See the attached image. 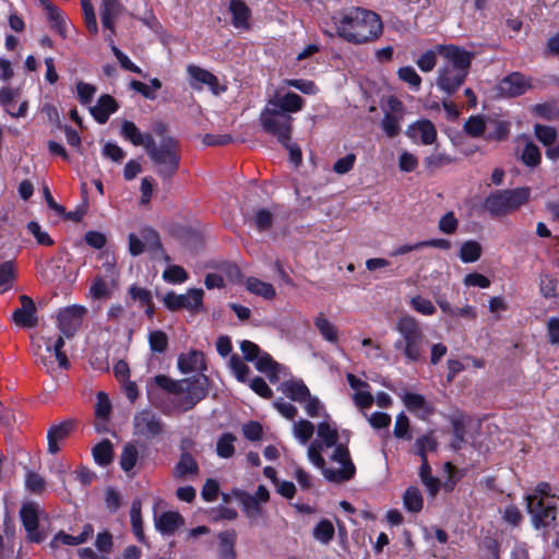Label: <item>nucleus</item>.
<instances>
[{
    "label": "nucleus",
    "mask_w": 559,
    "mask_h": 559,
    "mask_svg": "<svg viewBox=\"0 0 559 559\" xmlns=\"http://www.w3.org/2000/svg\"><path fill=\"white\" fill-rule=\"evenodd\" d=\"M190 443L191 441L188 439L181 441L182 453L174 469V474L177 478H187L190 475H197L199 472V465L197 461L187 451Z\"/></svg>",
    "instance_id": "24"
},
{
    "label": "nucleus",
    "mask_w": 559,
    "mask_h": 559,
    "mask_svg": "<svg viewBox=\"0 0 559 559\" xmlns=\"http://www.w3.org/2000/svg\"><path fill=\"white\" fill-rule=\"evenodd\" d=\"M340 37L348 43L360 45L376 40L382 35L380 16L369 10L352 8L333 16Z\"/></svg>",
    "instance_id": "1"
},
{
    "label": "nucleus",
    "mask_w": 559,
    "mask_h": 559,
    "mask_svg": "<svg viewBox=\"0 0 559 559\" xmlns=\"http://www.w3.org/2000/svg\"><path fill=\"white\" fill-rule=\"evenodd\" d=\"M402 400L406 408L421 419H426L435 412L432 404L421 394L406 392Z\"/></svg>",
    "instance_id": "23"
},
{
    "label": "nucleus",
    "mask_w": 559,
    "mask_h": 559,
    "mask_svg": "<svg viewBox=\"0 0 559 559\" xmlns=\"http://www.w3.org/2000/svg\"><path fill=\"white\" fill-rule=\"evenodd\" d=\"M534 132L539 142L545 146H550L556 143L557 131L552 127L535 124Z\"/></svg>",
    "instance_id": "54"
},
{
    "label": "nucleus",
    "mask_w": 559,
    "mask_h": 559,
    "mask_svg": "<svg viewBox=\"0 0 559 559\" xmlns=\"http://www.w3.org/2000/svg\"><path fill=\"white\" fill-rule=\"evenodd\" d=\"M304 98L293 92H288L284 95L276 93L266 103V105L271 106L272 108L282 112H287L288 115L292 112L300 111L304 107Z\"/></svg>",
    "instance_id": "19"
},
{
    "label": "nucleus",
    "mask_w": 559,
    "mask_h": 559,
    "mask_svg": "<svg viewBox=\"0 0 559 559\" xmlns=\"http://www.w3.org/2000/svg\"><path fill=\"white\" fill-rule=\"evenodd\" d=\"M75 421L67 419L60 424L52 425L47 431L48 452L56 454L60 451L59 443L66 440L74 429Z\"/></svg>",
    "instance_id": "20"
},
{
    "label": "nucleus",
    "mask_w": 559,
    "mask_h": 559,
    "mask_svg": "<svg viewBox=\"0 0 559 559\" xmlns=\"http://www.w3.org/2000/svg\"><path fill=\"white\" fill-rule=\"evenodd\" d=\"M481 255V246L475 240H466L461 245L459 257L464 263L476 262Z\"/></svg>",
    "instance_id": "42"
},
{
    "label": "nucleus",
    "mask_w": 559,
    "mask_h": 559,
    "mask_svg": "<svg viewBox=\"0 0 559 559\" xmlns=\"http://www.w3.org/2000/svg\"><path fill=\"white\" fill-rule=\"evenodd\" d=\"M154 525L162 535L171 536L185 525V519L177 511H163L154 515Z\"/></svg>",
    "instance_id": "18"
},
{
    "label": "nucleus",
    "mask_w": 559,
    "mask_h": 559,
    "mask_svg": "<svg viewBox=\"0 0 559 559\" xmlns=\"http://www.w3.org/2000/svg\"><path fill=\"white\" fill-rule=\"evenodd\" d=\"M154 381L159 388L177 396L174 403L181 412L192 409L209 393V379L204 374L181 380H173L167 376L158 374Z\"/></svg>",
    "instance_id": "3"
},
{
    "label": "nucleus",
    "mask_w": 559,
    "mask_h": 559,
    "mask_svg": "<svg viewBox=\"0 0 559 559\" xmlns=\"http://www.w3.org/2000/svg\"><path fill=\"white\" fill-rule=\"evenodd\" d=\"M420 478L427 489H439L440 479L431 476V468L428 464L427 456H420Z\"/></svg>",
    "instance_id": "59"
},
{
    "label": "nucleus",
    "mask_w": 559,
    "mask_h": 559,
    "mask_svg": "<svg viewBox=\"0 0 559 559\" xmlns=\"http://www.w3.org/2000/svg\"><path fill=\"white\" fill-rule=\"evenodd\" d=\"M20 518L26 531V538L32 543H41L45 539V534L39 531L38 509L35 503H23L20 510Z\"/></svg>",
    "instance_id": "12"
},
{
    "label": "nucleus",
    "mask_w": 559,
    "mask_h": 559,
    "mask_svg": "<svg viewBox=\"0 0 559 559\" xmlns=\"http://www.w3.org/2000/svg\"><path fill=\"white\" fill-rule=\"evenodd\" d=\"M178 369L182 373L205 370L204 355L200 350L191 349L188 354L178 357Z\"/></svg>",
    "instance_id": "27"
},
{
    "label": "nucleus",
    "mask_w": 559,
    "mask_h": 559,
    "mask_svg": "<svg viewBox=\"0 0 559 559\" xmlns=\"http://www.w3.org/2000/svg\"><path fill=\"white\" fill-rule=\"evenodd\" d=\"M121 135L133 145L143 146L145 151L155 140L151 133H142L134 122L128 120L121 124Z\"/></svg>",
    "instance_id": "26"
},
{
    "label": "nucleus",
    "mask_w": 559,
    "mask_h": 559,
    "mask_svg": "<svg viewBox=\"0 0 559 559\" xmlns=\"http://www.w3.org/2000/svg\"><path fill=\"white\" fill-rule=\"evenodd\" d=\"M47 19L50 23V27L56 31L61 37H67V21L62 11L58 8H49L47 12Z\"/></svg>",
    "instance_id": "43"
},
{
    "label": "nucleus",
    "mask_w": 559,
    "mask_h": 559,
    "mask_svg": "<svg viewBox=\"0 0 559 559\" xmlns=\"http://www.w3.org/2000/svg\"><path fill=\"white\" fill-rule=\"evenodd\" d=\"M26 228L35 237L37 243L41 246L53 245L51 237L46 231L41 230L40 225L37 222L31 221Z\"/></svg>",
    "instance_id": "63"
},
{
    "label": "nucleus",
    "mask_w": 559,
    "mask_h": 559,
    "mask_svg": "<svg viewBox=\"0 0 559 559\" xmlns=\"http://www.w3.org/2000/svg\"><path fill=\"white\" fill-rule=\"evenodd\" d=\"M85 313L86 309L78 305L61 309L58 313V325L61 333L67 337H71L81 325Z\"/></svg>",
    "instance_id": "14"
},
{
    "label": "nucleus",
    "mask_w": 559,
    "mask_h": 559,
    "mask_svg": "<svg viewBox=\"0 0 559 559\" xmlns=\"http://www.w3.org/2000/svg\"><path fill=\"white\" fill-rule=\"evenodd\" d=\"M111 412V403L104 392L97 393V401L95 404V415L98 419L107 420Z\"/></svg>",
    "instance_id": "61"
},
{
    "label": "nucleus",
    "mask_w": 559,
    "mask_h": 559,
    "mask_svg": "<svg viewBox=\"0 0 559 559\" xmlns=\"http://www.w3.org/2000/svg\"><path fill=\"white\" fill-rule=\"evenodd\" d=\"M530 87L531 83L519 72L511 73L499 83L500 93L509 97L523 95Z\"/></svg>",
    "instance_id": "21"
},
{
    "label": "nucleus",
    "mask_w": 559,
    "mask_h": 559,
    "mask_svg": "<svg viewBox=\"0 0 559 559\" xmlns=\"http://www.w3.org/2000/svg\"><path fill=\"white\" fill-rule=\"evenodd\" d=\"M236 438L230 432L223 433L216 443V453L219 457L229 459L235 453V442Z\"/></svg>",
    "instance_id": "45"
},
{
    "label": "nucleus",
    "mask_w": 559,
    "mask_h": 559,
    "mask_svg": "<svg viewBox=\"0 0 559 559\" xmlns=\"http://www.w3.org/2000/svg\"><path fill=\"white\" fill-rule=\"evenodd\" d=\"M3 533L0 534V559L4 558L8 552H12L13 544L8 546L15 534L14 525L10 521L3 522Z\"/></svg>",
    "instance_id": "48"
},
{
    "label": "nucleus",
    "mask_w": 559,
    "mask_h": 559,
    "mask_svg": "<svg viewBox=\"0 0 559 559\" xmlns=\"http://www.w3.org/2000/svg\"><path fill=\"white\" fill-rule=\"evenodd\" d=\"M531 195L530 188L496 190L484 201L485 210L491 216H503L525 204Z\"/></svg>",
    "instance_id": "7"
},
{
    "label": "nucleus",
    "mask_w": 559,
    "mask_h": 559,
    "mask_svg": "<svg viewBox=\"0 0 559 559\" xmlns=\"http://www.w3.org/2000/svg\"><path fill=\"white\" fill-rule=\"evenodd\" d=\"M416 453L419 456H427V451H436L438 447L437 440L433 438L432 432L418 438L415 442Z\"/></svg>",
    "instance_id": "58"
},
{
    "label": "nucleus",
    "mask_w": 559,
    "mask_h": 559,
    "mask_svg": "<svg viewBox=\"0 0 559 559\" xmlns=\"http://www.w3.org/2000/svg\"><path fill=\"white\" fill-rule=\"evenodd\" d=\"M396 331L401 338L394 343V348L402 350L407 361H418L421 357V345L424 343V333L418 321L409 316L402 317L396 323Z\"/></svg>",
    "instance_id": "6"
},
{
    "label": "nucleus",
    "mask_w": 559,
    "mask_h": 559,
    "mask_svg": "<svg viewBox=\"0 0 559 559\" xmlns=\"http://www.w3.org/2000/svg\"><path fill=\"white\" fill-rule=\"evenodd\" d=\"M228 365L231 372L239 382L245 383L248 381L250 368L241 360L238 355H231Z\"/></svg>",
    "instance_id": "50"
},
{
    "label": "nucleus",
    "mask_w": 559,
    "mask_h": 559,
    "mask_svg": "<svg viewBox=\"0 0 559 559\" xmlns=\"http://www.w3.org/2000/svg\"><path fill=\"white\" fill-rule=\"evenodd\" d=\"M92 454L98 465L107 466L114 457L112 443L108 439L103 440L93 448Z\"/></svg>",
    "instance_id": "39"
},
{
    "label": "nucleus",
    "mask_w": 559,
    "mask_h": 559,
    "mask_svg": "<svg viewBox=\"0 0 559 559\" xmlns=\"http://www.w3.org/2000/svg\"><path fill=\"white\" fill-rule=\"evenodd\" d=\"M150 348L154 353H164L168 346V336L160 330H155L148 334Z\"/></svg>",
    "instance_id": "53"
},
{
    "label": "nucleus",
    "mask_w": 559,
    "mask_h": 559,
    "mask_svg": "<svg viewBox=\"0 0 559 559\" xmlns=\"http://www.w3.org/2000/svg\"><path fill=\"white\" fill-rule=\"evenodd\" d=\"M118 109L116 99L109 95H102L95 106L90 107V112L98 123H106L109 116Z\"/></svg>",
    "instance_id": "25"
},
{
    "label": "nucleus",
    "mask_w": 559,
    "mask_h": 559,
    "mask_svg": "<svg viewBox=\"0 0 559 559\" xmlns=\"http://www.w3.org/2000/svg\"><path fill=\"white\" fill-rule=\"evenodd\" d=\"M520 158L525 166L533 168L540 164L542 154L539 148L533 142H527Z\"/></svg>",
    "instance_id": "46"
},
{
    "label": "nucleus",
    "mask_w": 559,
    "mask_h": 559,
    "mask_svg": "<svg viewBox=\"0 0 559 559\" xmlns=\"http://www.w3.org/2000/svg\"><path fill=\"white\" fill-rule=\"evenodd\" d=\"M141 238L144 241L145 248L151 253H153L155 257H157V254H160V255L164 257V259L166 261L170 260V258L168 255L164 254V250H163V246H162V242H160L159 234L155 229H153L151 227L143 228L141 230Z\"/></svg>",
    "instance_id": "33"
},
{
    "label": "nucleus",
    "mask_w": 559,
    "mask_h": 559,
    "mask_svg": "<svg viewBox=\"0 0 559 559\" xmlns=\"http://www.w3.org/2000/svg\"><path fill=\"white\" fill-rule=\"evenodd\" d=\"M145 152L152 160L156 174L164 182H169L180 165L179 142L173 136H164L159 143L154 140Z\"/></svg>",
    "instance_id": "5"
},
{
    "label": "nucleus",
    "mask_w": 559,
    "mask_h": 559,
    "mask_svg": "<svg viewBox=\"0 0 559 559\" xmlns=\"http://www.w3.org/2000/svg\"><path fill=\"white\" fill-rule=\"evenodd\" d=\"M449 419L452 425V433L454 437L451 445L454 450H459L461 449L462 443L465 442V427L469 421V418L462 413H455L451 415Z\"/></svg>",
    "instance_id": "30"
},
{
    "label": "nucleus",
    "mask_w": 559,
    "mask_h": 559,
    "mask_svg": "<svg viewBox=\"0 0 559 559\" xmlns=\"http://www.w3.org/2000/svg\"><path fill=\"white\" fill-rule=\"evenodd\" d=\"M123 10L119 0H102L100 20L105 28L114 31V21Z\"/></svg>",
    "instance_id": "29"
},
{
    "label": "nucleus",
    "mask_w": 559,
    "mask_h": 559,
    "mask_svg": "<svg viewBox=\"0 0 559 559\" xmlns=\"http://www.w3.org/2000/svg\"><path fill=\"white\" fill-rule=\"evenodd\" d=\"M21 307L12 313V321L20 328L34 329L38 325L37 308L27 295L20 296Z\"/></svg>",
    "instance_id": "13"
},
{
    "label": "nucleus",
    "mask_w": 559,
    "mask_h": 559,
    "mask_svg": "<svg viewBox=\"0 0 559 559\" xmlns=\"http://www.w3.org/2000/svg\"><path fill=\"white\" fill-rule=\"evenodd\" d=\"M229 11L233 15V25L236 28H248L251 12L242 0H230Z\"/></svg>",
    "instance_id": "31"
},
{
    "label": "nucleus",
    "mask_w": 559,
    "mask_h": 559,
    "mask_svg": "<svg viewBox=\"0 0 559 559\" xmlns=\"http://www.w3.org/2000/svg\"><path fill=\"white\" fill-rule=\"evenodd\" d=\"M314 426L307 419H300L294 423V436L301 444H306L312 437Z\"/></svg>",
    "instance_id": "49"
},
{
    "label": "nucleus",
    "mask_w": 559,
    "mask_h": 559,
    "mask_svg": "<svg viewBox=\"0 0 559 559\" xmlns=\"http://www.w3.org/2000/svg\"><path fill=\"white\" fill-rule=\"evenodd\" d=\"M242 504L245 513L250 519H257L261 515V503L269 501L270 491H254L250 495L248 491H230Z\"/></svg>",
    "instance_id": "16"
},
{
    "label": "nucleus",
    "mask_w": 559,
    "mask_h": 559,
    "mask_svg": "<svg viewBox=\"0 0 559 559\" xmlns=\"http://www.w3.org/2000/svg\"><path fill=\"white\" fill-rule=\"evenodd\" d=\"M548 497L554 498L556 495H550V491H534L525 497L527 511L532 514L533 525L537 530L548 527L556 521L557 507L545 502Z\"/></svg>",
    "instance_id": "9"
},
{
    "label": "nucleus",
    "mask_w": 559,
    "mask_h": 559,
    "mask_svg": "<svg viewBox=\"0 0 559 559\" xmlns=\"http://www.w3.org/2000/svg\"><path fill=\"white\" fill-rule=\"evenodd\" d=\"M437 50L445 62L438 69L436 86L451 96L464 84L475 53L455 45H438Z\"/></svg>",
    "instance_id": "2"
},
{
    "label": "nucleus",
    "mask_w": 559,
    "mask_h": 559,
    "mask_svg": "<svg viewBox=\"0 0 559 559\" xmlns=\"http://www.w3.org/2000/svg\"><path fill=\"white\" fill-rule=\"evenodd\" d=\"M246 288L257 296H261L265 299H272L275 297V288L272 284L262 282L255 277H248L246 281Z\"/></svg>",
    "instance_id": "37"
},
{
    "label": "nucleus",
    "mask_w": 559,
    "mask_h": 559,
    "mask_svg": "<svg viewBox=\"0 0 559 559\" xmlns=\"http://www.w3.org/2000/svg\"><path fill=\"white\" fill-rule=\"evenodd\" d=\"M189 84L193 90H202L206 85L214 94H218V80L210 71L198 66H188Z\"/></svg>",
    "instance_id": "17"
},
{
    "label": "nucleus",
    "mask_w": 559,
    "mask_h": 559,
    "mask_svg": "<svg viewBox=\"0 0 559 559\" xmlns=\"http://www.w3.org/2000/svg\"><path fill=\"white\" fill-rule=\"evenodd\" d=\"M130 521L132 526V532L136 537L139 543L145 542V535L143 530V521L141 515V507L140 503L133 502L130 510Z\"/></svg>",
    "instance_id": "44"
},
{
    "label": "nucleus",
    "mask_w": 559,
    "mask_h": 559,
    "mask_svg": "<svg viewBox=\"0 0 559 559\" xmlns=\"http://www.w3.org/2000/svg\"><path fill=\"white\" fill-rule=\"evenodd\" d=\"M248 221L257 228L258 231L264 233L272 228L274 215L267 209H257Z\"/></svg>",
    "instance_id": "36"
},
{
    "label": "nucleus",
    "mask_w": 559,
    "mask_h": 559,
    "mask_svg": "<svg viewBox=\"0 0 559 559\" xmlns=\"http://www.w3.org/2000/svg\"><path fill=\"white\" fill-rule=\"evenodd\" d=\"M412 308L425 316H431L436 312V307L432 302L421 296H415L409 301Z\"/></svg>",
    "instance_id": "64"
},
{
    "label": "nucleus",
    "mask_w": 559,
    "mask_h": 559,
    "mask_svg": "<svg viewBox=\"0 0 559 559\" xmlns=\"http://www.w3.org/2000/svg\"><path fill=\"white\" fill-rule=\"evenodd\" d=\"M133 435L146 440L154 439L164 433L165 425L162 418L151 409L138 412L133 417Z\"/></svg>",
    "instance_id": "11"
},
{
    "label": "nucleus",
    "mask_w": 559,
    "mask_h": 559,
    "mask_svg": "<svg viewBox=\"0 0 559 559\" xmlns=\"http://www.w3.org/2000/svg\"><path fill=\"white\" fill-rule=\"evenodd\" d=\"M324 450L318 440H313L308 447V457L310 462L322 471L323 476L332 483H343L354 477L356 467L350 460L349 451L346 444L337 445L332 455L331 461L340 465L338 468L325 467V461L321 455Z\"/></svg>",
    "instance_id": "4"
},
{
    "label": "nucleus",
    "mask_w": 559,
    "mask_h": 559,
    "mask_svg": "<svg viewBox=\"0 0 559 559\" xmlns=\"http://www.w3.org/2000/svg\"><path fill=\"white\" fill-rule=\"evenodd\" d=\"M293 117L287 112L278 111L266 105L260 115V123L263 130L275 136L277 141L287 145L292 140Z\"/></svg>",
    "instance_id": "8"
},
{
    "label": "nucleus",
    "mask_w": 559,
    "mask_h": 559,
    "mask_svg": "<svg viewBox=\"0 0 559 559\" xmlns=\"http://www.w3.org/2000/svg\"><path fill=\"white\" fill-rule=\"evenodd\" d=\"M280 390L290 400L302 404L310 394L309 389L301 380L284 381L280 385Z\"/></svg>",
    "instance_id": "28"
},
{
    "label": "nucleus",
    "mask_w": 559,
    "mask_h": 559,
    "mask_svg": "<svg viewBox=\"0 0 559 559\" xmlns=\"http://www.w3.org/2000/svg\"><path fill=\"white\" fill-rule=\"evenodd\" d=\"M221 559H236L235 543L236 532L226 530L218 534Z\"/></svg>",
    "instance_id": "35"
},
{
    "label": "nucleus",
    "mask_w": 559,
    "mask_h": 559,
    "mask_svg": "<svg viewBox=\"0 0 559 559\" xmlns=\"http://www.w3.org/2000/svg\"><path fill=\"white\" fill-rule=\"evenodd\" d=\"M533 112L545 120H556L559 118V108L556 103L536 104Z\"/></svg>",
    "instance_id": "52"
},
{
    "label": "nucleus",
    "mask_w": 559,
    "mask_h": 559,
    "mask_svg": "<svg viewBox=\"0 0 559 559\" xmlns=\"http://www.w3.org/2000/svg\"><path fill=\"white\" fill-rule=\"evenodd\" d=\"M314 325L322 335V337L330 342L336 343L338 340L337 328L330 322L322 313H319L314 319Z\"/></svg>",
    "instance_id": "40"
},
{
    "label": "nucleus",
    "mask_w": 559,
    "mask_h": 559,
    "mask_svg": "<svg viewBox=\"0 0 559 559\" xmlns=\"http://www.w3.org/2000/svg\"><path fill=\"white\" fill-rule=\"evenodd\" d=\"M317 439L322 448H332L334 449L340 445L338 442V432L336 428L331 427V425L323 420L317 427Z\"/></svg>",
    "instance_id": "32"
},
{
    "label": "nucleus",
    "mask_w": 559,
    "mask_h": 559,
    "mask_svg": "<svg viewBox=\"0 0 559 559\" xmlns=\"http://www.w3.org/2000/svg\"><path fill=\"white\" fill-rule=\"evenodd\" d=\"M485 120L481 116H472L464 123V131L471 136H480L485 131Z\"/></svg>",
    "instance_id": "60"
},
{
    "label": "nucleus",
    "mask_w": 559,
    "mask_h": 559,
    "mask_svg": "<svg viewBox=\"0 0 559 559\" xmlns=\"http://www.w3.org/2000/svg\"><path fill=\"white\" fill-rule=\"evenodd\" d=\"M204 292L201 288H190L186 294L167 293L164 298V305L170 311L187 309L192 313L203 310Z\"/></svg>",
    "instance_id": "10"
},
{
    "label": "nucleus",
    "mask_w": 559,
    "mask_h": 559,
    "mask_svg": "<svg viewBox=\"0 0 559 559\" xmlns=\"http://www.w3.org/2000/svg\"><path fill=\"white\" fill-rule=\"evenodd\" d=\"M381 128L389 138H395L401 131L400 118L391 112H385L381 120Z\"/></svg>",
    "instance_id": "57"
},
{
    "label": "nucleus",
    "mask_w": 559,
    "mask_h": 559,
    "mask_svg": "<svg viewBox=\"0 0 559 559\" xmlns=\"http://www.w3.org/2000/svg\"><path fill=\"white\" fill-rule=\"evenodd\" d=\"M406 134L413 140L419 138L424 145H430L437 139V129L430 120L423 119L412 123L407 128Z\"/></svg>",
    "instance_id": "22"
},
{
    "label": "nucleus",
    "mask_w": 559,
    "mask_h": 559,
    "mask_svg": "<svg viewBox=\"0 0 559 559\" xmlns=\"http://www.w3.org/2000/svg\"><path fill=\"white\" fill-rule=\"evenodd\" d=\"M397 76L401 81L407 83L412 88L419 90L421 78L417 74L415 69L411 66L402 67L397 70Z\"/></svg>",
    "instance_id": "55"
},
{
    "label": "nucleus",
    "mask_w": 559,
    "mask_h": 559,
    "mask_svg": "<svg viewBox=\"0 0 559 559\" xmlns=\"http://www.w3.org/2000/svg\"><path fill=\"white\" fill-rule=\"evenodd\" d=\"M48 467H49V473L51 475L50 480L56 483L55 486L67 487V485H68L67 477H70V473H71L70 465L62 460L52 459L49 462Z\"/></svg>",
    "instance_id": "34"
},
{
    "label": "nucleus",
    "mask_w": 559,
    "mask_h": 559,
    "mask_svg": "<svg viewBox=\"0 0 559 559\" xmlns=\"http://www.w3.org/2000/svg\"><path fill=\"white\" fill-rule=\"evenodd\" d=\"M139 456L138 449L132 443H127L120 455V466L124 472H130L136 464Z\"/></svg>",
    "instance_id": "47"
},
{
    "label": "nucleus",
    "mask_w": 559,
    "mask_h": 559,
    "mask_svg": "<svg viewBox=\"0 0 559 559\" xmlns=\"http://www.w3.org/2000/svg\"><path fill=\"white\" fill-rule=\"evenodd\" d=\"M403 506L408 512H420L424 507V498L420 491H404Z\"/></svg>",
    "instance_id": "51"
},
{
    "label": "nucleus",
    "mask_w": 559,
    "mask_h": 559,
    "mask_svg": "<svg viewBox=\"0 0 559 559\" xmlns=\"http://www.w3.org/2000/svg\"><path fill=\"white\" fill-rule=\"evenodd\" d=\"M393 435L397 439L412 440L408 417L402 412L396 416Z\"/></svg>",
    "instance_id": "56"
},
{
    "label": "nucleus",
    "mask_w": 559,
    "mask_h": 559,
    "mask_svg": "<svg viewBox=\"0 0 559 559\" xmlns=\"http://www.w3.org/2000/svg\"><path fill=\"white\" fill-rule=\"evenodd\" d=\"M104 266L108 273L107 278L99 275L95 276L90 288V295L94 299L108 298L117 285L118 273L115 266L110 263H107Z\"/></svg>",
    "instance_id": "15"
},
{
    "label": "nucleus",
    "mask_w": 559,
    "mask_h": 559,
    "mask_svg": "<svg viewBox=\"0 0 559 559\" xmlns=\"http://www.w3.org/2000/svg\"><path fill=\"white\" fill-rule=\"evenodd\" d=\"M24 485L26 489H45L47 486H55L56 483L52 480H47L43 475L37 473L34 469L28 467H24Z\"/></svg>",
    "instance_id": "41"
},
{
    "label": "nucleus",
    "mask_w": 559,
    "mask_h": 559,
    "mask_svg": "<svg viewBox=\"0 0 559 559\" xmlns=\"http://www.w3.org/2000/svg\"><path fill=\"white\" fill-rule=\"evenodd\" d=\"M70 477L73 478L79 486L87 487L92 485L93 480L96 478V474L87 467L81 466L74 472H71Z\"/></svg>",
    "instance_id": "62"
},
{
    "label": "nucleus",
    "mask_w": 559,
    "mask_h": 559,
    "mask_svg": "<svg viewBox=\"0 0 559 559\" xmlns=\"http://www.w3.org/2000/svg\"><path fill=\"white\" fill-rule=\"evenodd\" d=\"M335 535L333 523L328 519L320 520L313 527L312 536L316 540L323 545L330 544Z\"/></svg>",
    "instance_id": "38"
}]
</instances>
